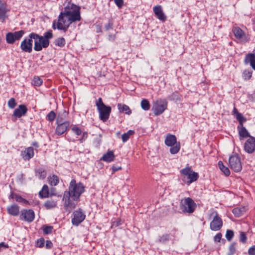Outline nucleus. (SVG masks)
Returning <instances> with one entry per match:
<instances>
[{
    "label": "nucleus",
    "instance_id": "15",
    "mask_svg": "<svg viewBox=\"0 0 255 255\" xmlns=\"http://www.w3.org/2000/svg\"><path fill=\"white\" fill-rule=\"evenodd\" d=\"M35 218L34 212L31 209H23L21 210L19 218L21 220L32 222Z\"/></svg>",
    "mask_w": 255,
    "mask_h": 255
},
{
    "label": "nucleus",
    "instance_id": "63",
    "mask_svg": "<svg viewBox=\"0 0 255 255\" xmlns=\"http://www.w3.org/2000/svg\"><path fill=\"white\" fill-rule=\"evenodd\" d=\"M233 112V114L235 115V116H236V115H238V113H240L236 107H234Z\"/></svg>",
    "mask_w": 255,
    "mask_h": 255
},
{
    "label": "nucleus",
    "instance_id": "48",
    "mask_svg": "<svg viewBox=\"0 0 255 255\" xmlns=\"http://www.w3.org/2000/svg\"><path fill=\"white\" fill-rule=\"evenodd\" d=\"M56 117V114L53 111H50L47 116V120L49 122H53Z\"/></svg>",
    "mask_w": 255,
    "mask_h": 255
},
{
    "label": "nucleus",
    "instance_id": "50",
    "mask_svg": "<svg viewBox=\"0 0 255 255\" xmlns=\"http://www.w3.org/2000/svg\"><path fill=\"white\" fill-rule=\"evenodd\" d=\"M122 224V220L120 218L117 219L115 221H113L111 225V228H116Z\"/></svg>",
    "mask_w": 255,
    "mask_h": 255
},
{
    "label": "nucleus",
    "instance_id": "59",
    "mask_svg": "<svg viewBox=\"0 0 255 255\" xmlns=\"http://www.w3.org/2000/svg\"><path fill=\"white\" fill-rule=\"evenodd\" d=\"M116 36L115 34H109L108 35V40L111 41H113L116 39Z\"/></svg>",
    "mask_w": 255,
    "mask_h": 255
},
{
    "label": "nucleus",
    "instance_id": "42",
    "mask_svg": "<svg viewBox=\"0 0 255 255\" xmlns=\"http://www.w3.org/2000/svg\"><path fill=\"white\" fill-rule=\"evenodd\" d=\"M15 200L16 202L19 203H23L24 204H28V201L27 200L23 198L21 196L19 195H15Z\"/></svg>",
    "mask_w": 255,
    "mask_h": 255
},
{
    "label": "nucleus",
    "instance_id": "52",
    "mask_svg": "<svg viewBox=\"0 0 255 255\" xmlns=\"http://www.w3.org/2000/svg\"><path fill=\"white\" fill-rule=\"evenodd\" d=\"M45 240L43 238H41L37 240L36 242L37 246L39 248H42L44 246Z\"/></svg>",
    "mask_w": 255,
    "mask_h": 255
},
{
    "label": "nucleus",
    "instance_id": "14",
    "mask_svg": "<svg viewBox=\"0 0 255 255\" xmlns=\"http://www.w3.org/2000/svg\"><path fill=\"white\" fill-rule=\"evenodd\" d=\"M24 33V31L22 30L8 32L5 35L6 41L8 44H13L16 40L20 39Z\"/></svg>",
    "mask_w": 255,
    "mask_h": 255
},
{
    "label": "nucleus",
    "instance_id": "7",
    "mask_svg": "<svg viewBox=\"0 0 255 255\" xmlns=\"http://www.w3.org/2000/svg\"><path fill=\"white\" fill-rule=\"evenodd\" d=\"M196 204L192 199L190 197H186L182 199L180 202V208L184 213H192L196 208Z\"/></svg>",
    "mask_w": 255,
    "mask_h": 255
},
{
    "label": "nucleus",
    "instance_id": "41",
    "mask_svg": "<svg viewBox=\"0 0 255 255\" xmlns=\"http://www.w3.org/2000/svg\"><path fill=\"white\" fill-rule=\"evenodd\" d=\"M170 238L169 234H164L159 237L158 241L160 243H165L168 241Z\"/></svg>",
    "mask_w": 255,
    "mask_h": 255
},
{
    "label": "nucleus",
    "instance_id": "40",
    "mask_svg": "<svg viewBox=\"0 0 255 255\" xmlns=\"http://www.w3.org/2000/svg\"><path fill=\"white\" fill-rule=\"evenodd\" d=\"M236 245L235 243H233L230 245L228 255H233L235 253L236 251Z\"/></svg>",
    "mask_w": 255,
    "mask_h": 255
},
{
    "label": "nucleus",
    "instance_id": "17",
    "mask_svg": "<svg viewBox=\"0 0 255 255\" xmlns=\"http://www.w3.org/2000/svg\"><path fill=\"white\" fill-rule=\"evenodd\" d=\"M20 47L22 51L30 53L32 51V38L24 39L21 42Z\"/></svg>",
    "mask_w": 255,
    "mask_h": 255
},
{
    "label": "nucleus",
    "instance_id": "64",
    "mask_svg": "<svg viewBox=\"0 0 255 255\" xmlns=\"http://www.w3.org/2000/svg\"><path fill=\"white\" fill-rule=\"evenodd\" d=\"M32 145L35 147H39V144L36 141H34L32 143Z\"/></svg>",
    "mask_w": 255,
    "mask_h": 255
},
{
    "label": "nucleus",
    "instance_id": "11",
    "mask_svg": "<svg viewBox=\"0 0 255 255\" xmlns=\"http://www.w3.org/2000/svg\"><path fill=\"white\" fill-rule=\"evenodd\" d=\"M232 31L236 39L241 43H246L250 41V38L245 32L239 27H234Z\"/></svg>",
    "mask_w": 255,
    "mask_h": 255
},
{
    "label": "nucleus",
    "instance_id": "44",
    "mask_svg": "<svg viewBox=\"0 0 255 255\" xmlns=\"http://www.w3.org/2000/svg\"><path fill=\"white\" fill-rule=\"evenodd\" d=\"M236 118L239 121L240 126H242L243 125V123L246 121V119L244 117L241 113H238V115H236Z\"/></svg>",
    "mask_w": 255,
    "mask_h": 255
},
{
    "label": "nucleus",
    "instance_id": "49",
    "mask_svg": "<svg viewBox=\"0 0 255 255\" xmlns=\"http://www.w3.org/2000/svg\"><path fill=\"white\" fill-rule=\"evenodd\" d=\"M8 106L10 109H13L16 105V103L14 98H11L8 101Z\"/></svg>",
    "mask_w": 255,
    "mask_h": 255
},
{
    "label": "nucleus",
    "instance_id": "33",
    "mask_svg": "<svg viewBox=\"0 0 255 255\" xmlns=\"http://www.w3.org/2000/svg\"><path fill=\"white\" fill-rule=\"evenodd\" d=\"M218 164L220 169L224 173L226 176L230 175V171L229 168L225 166L222 161H219Z\"/></svg>",
    "mask_w": 255,
    "mask_h": 255
},
{
    "label": "nucleus",
    "instance_id": "26",
    "mask_svg": "<svg viewBox=\"0 0 255 255\" xmlns=\"http://www.w3.org/2000/svg\"><path fill=\"white\" fill-rule=\"evenodd\" d=\"M57 206V200L50 199L46 200L44 203V207L47 210L55 208Z\"/></svg>",
    "mask_w": 255,
    "mask_h": 255
},
{
    "label": "nucleus",
    "instance_id": "57",
    "mask_svg": "<svg viewBox=\"0 0 255 255\" xmlns=\"http://www.w3.org/2000/svg\"><path fill=\"white\" fill-rule=\"evenodd\" d=\"M88 133L87 132H84L82 134V137L79 139V141L81 143H83L85 139L87 138Z\"/></svg>",
    "mask_w": 255,
    "mask_h": 255
},
{
    "label": "nucleus",
    "instance_id": "56",
    "mask_svg": "<svg viewBox=\"0 0 255 255\" xmlns=\"http://www.w3.org/2000/svg\"><path fill=\"white\" fill-rule=\"evenodd\" d=\"M114 2L119 7H121L124 5L123 0H114Z\"/></svg>",
    "mask_w": 255,
    "mask_h": 255
},
{
    "label": "nucleus",
    "instance_id": "9",
    "mask_svg": "<svg viewBox=\"0 0 255 255\" xmlns=\"http://www.w3.org/2000/svg\"><path fill=\"white\" fill-rule=\"evenodd\" d=\"M229 165L234 171L240 172L242 169V163L240 156L237 154L230 156L229 158Z\"/></svg>",
    "mask_w": 255,
    "mask_h": 255
},
{
    "label": "nucleus",
    "instance_id": "30",
    "mask_svg": "<svg viewBox=\"0 0 255 255\" xmlns=\"http://www.w3.org/2000/svg\"><path fill=\"white\" fill-rule=\"evenodd\" d=\"M49 190L48 186L45 184L39 192V196L41 198H45L49 197Z\"/></svg>",
    "mask_w": 255,
    "mask_h": 255
},
{
    "label": "nucleus",
    "instance_id": "27",
    "mask_svg": "<svg viewBox=\"0 0 255 255\" xmlns=\"http://www.w3.org/2000/svg\"><path fill=\"white\" fill-rule=\"evenodd\" d=\"M239 129V134L240 136V139L242 140L244 138H246L250 136H251L247 129L245 127L242 126H239L238 127Z\"/></svg>",
    "mask_w": 255,
    "mask_h": 255
},
{
    "label": "nucleus",
    "instance_id": "58",
    "mask_svg": "<svg viewBox=\"0 0 255 255\" xmlns=\"http://www.w3.org/2000/svg\"><path fill=\"white\" fill-rule=\"evenodd\" d=\"M112 173H114L116 171H117L118 170H120L122 169V167L121 166H113L112 167Z\"/></svg>",
    "mask_w": 255,
    "mask_h": 255
},
{
    "label": "nucleus",
    "instance_id": "25",
    "mask_svg": "<svg viewBox=\"0 0 255 255\" xmlns=\"http://www.w3.org/2000/svg\"><path fill=\"white\" fill-rule=\"evenodd\" d=\"M115 156L113 151H108L105 153L101 158L100 160H103L107 162H111L115 159Z\"/></svg>",
    "mask_w": 255,
    "mask_h": 255
},
{
    "label": "nucleus",
    "instance_id": "23",
    "mask_svg": "<svg viewBox=\"0 0 255 255\" xmlns=\"http://www.w3.org/2000/svg\"><path fill=\"white\" fill-rule=\"evenodd\" d=\"M7 213L13 216H16L19 213V207L16 204H11L6 208Z\"/></svg>",
    "mask_w": 255,
    "mask_h": 255
},
{
    "label": "nucleus",
    "instance_id": "4",
    "mask_svg": "<svg viewBox=\"0 0 255 255\" xmlns=\"http://www.w3.org/2000/svg\"><path fill=\"white\" fill-rule=\"evenodd\" d=\"M28 37L34 40V50L36 51H40L43 48L48 47L49 45V41L45 40L42 36L36 33H30Z\"/></svg>",
    "mask_w": 255,
    "mask_h": 255
},
{
    "label": "nucleus",
    "instance_id": "13",
    "mask_svg": "<svg viewBox=\"0 0 255 255\" xmlns=\"http://www.w3.org/2000/svg\"><path fill=\"white\" fill-rule=\"evenodd\" d=\"M73 216L71 223L73 225L75 226H78L80 225L86 218V215L81 209L74 211L73 213Z\"/></svg>",
    "mask_w": 255,
    "mask_h": 255
},
{
    "label": "nucleus",
    "instance_id": "3",
    "mask_svg": "<svg viewBox=\"0 0 255 255\" xmlns=\"http://www.w3.org/2000/svg\"><path fill=\"white\" fill-rule=\"evenodd\" d=\"M96 106L99 113V119L103 122L109 119L111 113L112 108L110 106L104 104L101 98H99L96 101Z\"/></svg>",
    "mask_w": 255,
    "mask_h": 255
},
{
    "label": "nucleus",
    "instance_id": "29",
    "mask_svg": "<svg viewBox=\"0 0 255 255\" xmlns=\"http://www.w3.org/2000/svg\"><path fill=\"white\" fill-rule=\"evenodd\" d=\"M35 174L39 179H44L46 176L47 172L44 168L40 167L35 170Z\"/></svg>",
    "mask_w": 255,
    "mask_h": 255
},
{
    "label": "nucleus",
    "instance_id": "38",
    "mask_svg": "<svg viewBox=\"0 0 255 255\" xmlns=\"http://www.w3.org/2000/svg\"><path fill=\"white\" fill-rule=\"evenodd\" d=\"M43 83L42 79L39 77H34L32 80V84L35 86H40Z\"/></svg>",
    "mask_w": 255,
    "mask_h": 255
},
{
    "label": "nucleus",
    "instance_id": "20",
    "mask_svg": "<svg viewBox=\"0 0 255 255\" xmlns=\"http://www.w3.org/2000/svg\"><path fill=\"white\" fill-rule=\"evenodd\" d=\"M27 112V108L25 105H19L17 108L15 109L13 113V116L15 119L19 118L23 116H25Z\"/></svg>",
    "mask_w": 255,
    "mask_h": 255
},
{
    "label": "nucleus",
    "instance_id": "10",
    "mask_svg": "<svg viewBox=\"0 0 255 255\" xmlns=\"http://www.w3.org/2000/svg\"><path fill=\"white\" fill-rule=\"evenodd\" d=\"M62 201L64 209L69 212L76 207L77 202L72 199V196L69 193H67V191L64 192Z\"/></svg>",
    "mask_w": 255,
    "mask_h": 255
},
{
    "label": "nucleus",
    "instance_id": "32",
    "mask_svg": "<svg viewBox=\"0 0 255 255\" xmlns=\"http://www.w3.org/2000/svg\"><path fill=\"white\" fill-rule=\"evenodd\" d=\"M246 212L245 207H237L233 209L232 212L236 217H241Z\"/></svg>",
    "mask_w": 255,
    "mask_h": 255
},
{
    "label": "nucleus",
    "instance_id": "46",
    "mask_svg": "<svg viewBox=\"0 0 255 255\" xmlns=\"http://www.w3.org/2000/svg\"><path fill=\"white\" fill-rule=\"evenodd\" d=\"M45 40L47 41H49L50 39H51L53 37V33L51 30H49L44 33L43 36Z\"/></svg>",
    "mask_w": 255,
    "mask_h": 255
},
{
    "label": "nucleus",
    "instance_id": "53",
    "mask_svg": "<svg viewBox=\"0 0 255 255\" xmlns=\"http://www.w3.org/2000/svg\"><path fill=\"white\" fill-rule=\"evenodd\" d=\"M222 235L221 233H219L218 234H217L214 237V241L215 242H217V243H219L221 241V239L222 238Z\"/></svg>",
    "mask_w": 255,
    "mask_h": 255
},
{
    "label": "nucleus",
    "instance_id": "36",
    "mask_svg": "<svg viewBox=\"0 0 255 255\" xmlns=\"http://www.w3.org/2000/svg\"><path fill=\"white\" fill-rule=\"evenodd\" d=\"M54 43L56 46L62 47L65 45L66 41L63 37H59L55 40Z\"/></svg>",
    "mask_w": 255,
    "mask_h": 255
},
{
    "label": "nucleus",
    "instance_id": "62",
    "mask_svg": "<svg viewBox=\"0 0 255 255\" xmlns=\"http://www.w3.org/2000/svg\"><path fill=\"white\" fill-rule=\"evenodd\" d=\"M96 29H97V32H102L101 26H100V25H96Z\"/></svg>",
    "mask_w": 255,
    "mask_h": 255
},
{
    "label": "nucleus",
    "instance_id": "2",
    "mask_svg": "<svg viewBox=\"0 0 255 255\" xmlns=\"http://www.w3.org/2000/svg\"><path fill=\"white\" fill-rule=\"evenodd\" d=\"M84 191L85 186L82 183H76L75 179H72L67 193H69L72 196V199L74 200L79 201L80 200V197Z\"/></svg>",
    "mask_w": 255,
    "mask_h": 255
},
{
    "label": "nucleus",
    "instance_id": "35",
    "mask_svg": "<svg viewBox=\"0 0 255 255\" xmlns=\"http://www.w3.org/2000/svg\"><path fill=\"white\" fill-rule=\"evenodd\" d=\"M140 106L142 110L144 111H148L150 109V105L149 101L146 99H143L141 100L140 103Z\"/></svg>",
    "mask_w": 255,
    "mask_h": 255
},
{
    "label": "nucleus",
    "instance_id": "1",
    "mask_svg": "<svg viewBox=\"0 0 255 255\" xmlns=\"http://www.w3.org/2000/svg\"><path fill=\"white\" fill-rule=\"evenodd\" d=\"M80 10V6L68 3L58 17L56 28L66 32L71 24L81 20Z\"/></svg>",
    "mask_w": 255,
    "mask_h": 255
},
{
    "label": "nucleus",
    "instance_id": "43",
    "mask_svg": "<svg viewBox=\"0 0 255 255\" xmlns=\"http://www.w3.org/2000/svg\"><path fill=\"white\" fill-rule=\"evenodd\" d=\"M234 236V233L232 230H227L225 237L228 241H231Z\"/></svg>",
    "mask_w": 255,
    "mask_h": 255
},
{
    "label": "nucleus",
    "instance_id": "22",
    "mask_svg": "<svg viewBox=\"0 0 255 255\" xmlns=\"http://www.w3.org/2000/svg\"><path fill=\"white\" fill-rule=\"evenodd\" d=\"M8 11L6 3L0 0V20L3 21L7 17V12Z\"/></svg>",
    "mask_w": 255,
    "mask_h": 255
},
{
    "label": "nucleus",
    "instance_id": "51",
    "mask_svg": "<svg viewBox=\"0 0 255 255\" xmlns=\"http://www.w3.org/2000/svg\"><path fill=\"white\" fill-rule=\"evenodd\" d=\"M240 240L243 243H246L247 242V237L245 232H241Z\"/></svg>",
    "mask_w": 255,
    "mask_h": 255
},
{
    "label": "nucleus",
    "instance_id": "19",
    "mask_svg": "<svg viewBox=\"0 0 255 255\" xmlns=\"http://www.w3.org/2000/svg\"><path fill=\"white\" fill-rule=\"evenodd\" d=\"M153 12L156 17L162 21H165L167 19V16L163 11L162 7L160 5H157L153 7Z\"/></svg>",
    "mask_w": 255,
    "mask_h": 255
},
{
    "label": "nucleus",
    "instance_id": "12",
    "mask_svg": "<svg viewBox=\"0 0 255 255\" xmlns=\"http://www.w3.org/2000/svg\"><path fill=\"white\" fill-rule=\"evenodd\" d=\"M56 123L57 126L56 128L55 133L57 135H61L68 130L70 126V122L69 121L62 122V120H60V119L59 115L57 118Z\"/></svg>",
    "mask_w": 255,
    "mask_h": 255
},
{
    "label": "nucleus",
    "instance_id": "54",
    "mask_svg": "<svg viewBox=\"0 0 255 255\" xmlns=\"http://www.w3.org/2000/svg\"><path fill=\"white\" fill-rule=\"evenodd\" d=\"M248 254L249 255H255V245L249 249Z\"/></svg>",
    "mask_w": 255,
    "mask_h": 255
},
{
    "label": "nucleus",
    "instance_id": "37",
    "mask_svg": "<svg viewBox=\"0 0 255 255\" xmlns=\"http://www.w3.org/2000/svg\"><path fill=\"white\" fill-rule=\"evenodd\" d=\"M253 71L252 70H245L243 71L242 77L245 80L250 79L252 77Z\"/></svg>",
    "mask_w": 255,
    "mask_h": 255
},
{
    "label": "nucleus",
    "instance_id": "55",
    "mask_svg": "<svg viewBox=\"0 0 255 255\" xmlns=\"http://www.w3.org/2000/svg\"><path fill=\"white\" fill-rule=\"evenodd\" d=\"M53 247V243L50 240H47L45 244V248L47 249H51Z\"/></svg>",
    "mask_w": 255,
    "mask_h": 255
},
{
    "label": "nucleus",
    "instance_id": "6",
    "mask_svg": "<svg viewBox=\"0 0 255 255\" xmlns=\"http://www.w3.org/2000/svg\"><path fill=\"white\" fill-rule=\"evenodd\" d=\"M164 142L166 145L171 147L170 148V152L171 154H176L180 150V143L179 142H177V138L175 135L170 133L167 134L165 137Z\"/></svg>",
    "mask_w": 255,
    "mask_h": 255
},
{
    "label": "nucleus",
    "instance_id": "45",
    "mask_svg": "<svg viewBox=\"0 0 255 255\" xmlns=\"http://www.w3.org/2000/svg\"><path fill=\"white\" fill-rule=\"evenodd\" d=\"M53 227L51 226L44 225L43 227V231L45 234H50L52 232Z\"/></svg>",
    "mask_w": 255,
    "mask_h": 255
},
{
    "label": "nucleus",
    "instance_id": "5",
    "mask_svg": "<svg viewBox=\"0 0 255 255\" xmlns=\"http://www.w3.org/2000/svg\"><path fill=\"white\" fill-rule=\"evenodd\" d=\"M180 173L184 176L182 181L187 185H190L192 182L196 181L199 178L198 173L193 171L192 167L190 166L181 169Z\"/></svg>",
    "mask_w": 255,
    "mask_h": 255
},
{
    "label": "nucleus",
    "instance_id": "39",
    "mask_svg": "<svg viewBox=\"0 0 255 255\" xmlns=\"http://www.w3.org/2000/svg\"><path fill=\"white\" fill-rule=\"evenodd\" d=\"M114 25V22L112 18L109 19L107 24L105 25L104 28L106 31H109L113 29Z\"/></svg>",
    "mask_w": 255,
    "mask_h": 255
},
{
    "label": "nucleus",
    "instance_id": "24",
    "mask_svg": "<svg viewBox=\"0 0 255 255\" xmlns=\"http://www.w3.org/2000/svg\"><path fill=\"white\" fill-rule=\"evenodd\" d=\"M21 155L24 159L29 160L34 155L33 148L32 147L26 148L24 151L22 152Z\"/></svg>",
    "mask_w": 255,
    "mask_h": 255
},
{
    "label": "nucleus",
    "instance_id": "16",
    "mask_svg": "<svg viewBox=\"0 0 255 255\" xmlns=\"http://www.w3.org/2000/svg\"><path fill=\"white\" fill-rule=\"evenodd\" d=\"M223 226V221L217 213H215L212 221L210 224V228L212 231H217L220 230Z\"/></svg>",
    "mask_w": 255,
    "mask_h": 255
},
{
    "label": "nucleus",
    "instance_id": "60",
    "mask_svg": "<svg viewBox=\"0 0 255 255\" xmlns=\"http://www.w3.org/2000/svg\"><path fill=\"white\" fill-rule=\"evenodd\" d=\"M2 248H8V246L7 244H5L3 242H1L0 243V249H1Z\"/></svg>",
    "mask_w": 255,
    "mask_h": 255
},
{
    "label": "nucleus",
    "instance_id": "47",
    "mask_svg": "<svg viewBox=\"0 0 255 255\" xmlns=\"http://www.w3.org/2000/svg\"><path fill=\"white\" fill-rule=\"evenodd\" d=\"M72 131L76 135L79 136L82 134V130L81 129L76 126H73L71 128Z\"/></svg>",
    "mask_w": 255,
    "mask_h": 255
},
{
    "label": "nucleus",
    "instance_id": "28",
    "mask_svg": "<svg viewBox=\"0 0 255 255\" xmlns=\"http://www.w3.org/2000/svg\"><path fill=\"white\" fill-rule=\"evenodd\" d=\"M117 107L120 113H125L126 114L128 115L131 114V110L127 105L119 103L117 105Z\"/></svg>",
    "mask_w": 255,
    "mask_h": 255
},
{
    "label": "nucleus",
    "instance_id": "34",
    "mask_svg": "<svg viewBox=\"0 0 255 255\" xmlns=\"http://www.w3.org/2000/svg\"><path fill=\"white\" fill-rule=\"evenodd\" d=\"M135 133L133 130H128L126 133H124L122 135V139L123 142H125L128 140L130 135L134 134Z\"/></svg>",
    "mask_w": 255,
    "mask_h": 255
},
{
    "label": "nucleus",
    "instance_id": "18",
    "mask_svg": "<svg viewBox=\"0 0 255 255\" xmlns=\"http://www.w3.org/2000/svg\"><path fill=\"white\" fill-rule=\"evenodd\" d=\"M244 149L246 152L249 153H252L255 150V138L253 136L250 137L246 140L244 144Z\"/></svg>",
    "mask_w": 255,
    "mask_h": 255
},
{
    "label": "nucleus",
    "instance_id": "8",
    "mask_svg": "<svg viewBox=\"0 0 255 255\" xmlns=\"http://www.w3.org/2000/svg\"><path fill=\"white\" fill-rule=\"evenodd\" d=\"M168 102L166 99H158L153 104L152 111L156 116L162 114L167 108Z\"/></svg>",
    "mask_w": 255,
    "mask_h": 255
},
{
    "label": "nucleus",
    "instance_id": "61",
    "mask_svg": "<svg viewBox=\"0 0 255 255\" xmlns=\"http://www.w3.org/2000/svg\"><path fill=\"white\" fill-rule=\"evenodd\" d=\"M64 118L62 117L61 116H60V120H62V122H64L63 121H64V118L66 117V116L68 115V113L65 111H64Z\"/></svg>",
    "mask_w": 255,
    "mask_h": 255
},
{
    "label": "nucleus",
    "instance_id": "21",
    "mask_svg": "<svg viewBox=\"0 0 255 255\" xmlns=\"http://www.w3.org/2000/svg\"><path fill=\"white\" fill-rule=\"evenodd\" d=\"M244 62L245 64H250L251 67L255 70V53H249L246 54Z\"/></svg>",
    "mask_w": 255,
    "mask_h": 255
},
{
    "label": "nucleus",
    "instance_id": "31",
    "mask_svg": "<svg viewBox=\"0 0 255 255\" xmlns=\"http://www.w3.org/2000/svg\"><path fill=\"white\" fill-rule=\"evenodd\" d=\"M48 180L50 185L55 186H57L59 182V178L57 175L53 174L48 176Z\"/></svg>",
    "mask_w": 255,
    "mask_h": 255
}]
</instances>
